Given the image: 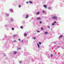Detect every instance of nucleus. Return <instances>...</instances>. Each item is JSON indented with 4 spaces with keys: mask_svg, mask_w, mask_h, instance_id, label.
I'll return each mask as SVG.
<instances>
[{
    "mask_svg": "<svg viewBox=\"0 0 64 64\" xmlns=\"http://www.w3.org/2000/svg\"><path fill=\"white\" fill-rule=\"evenodd\" d=\"M36 38L34 37L33 38V39H34V40H35V39H36Z\"/></svg>",
    "mask_w": 64,
    "mask_h": 64,
    "instance_id": "17",
    "label": "nucleus"
},
{
    "mask_svg": "<svg viewBox=\"0 0 64 64\" xmlns=\"http://www.w3.org/2000/svg\"><path fill=\"white\" fill-rule=\"evenodd\" d=\"M27 34H26V33H25L24 34V36H27Z\"/></svg>",
    "mask_w": 64,
    "mask_h": 64,
    "instance_id": "10",
    "label": "nucleus"
},
{
    "mask_svg": "<svg viewBox=\"0 0 64 64\" xmlns=\"http://www.w3.org/2000/svg\"><path fill=\"white\" fill-rule=\"evenodd\" d=\"M7 16H9V14H7Z\"/></svg>",
    "mask_w": 64,
    "mask_h": 64,
    "instance_id": "29",
    "label": "nucleus"
},
{
    "mask_svg": "<svg viewBox=\"0 0 64 64\" xmlns=\"http://www.w3.org/2000/svg\"><path fill=\"white\" fill-rule=\"evenodd\" d=\"M19 8H20V7H21V6H20V5H19Z\"/></svg>",
    "mask_w": 64,
    "mask_h": 64,
    "instance_id": "22",
    "label": "nucleus"
},
{
    "mask_svg": "<svg viewBox=\"0 0 64 64\" xmlns=\"http://www.w3.org/2000/svg\"><path fill=\"white\" fill-rule=\"evenodd\" d=\"M22 61H21L19 62L20 63H22Z\"/></svg>",
    "mask_w": 64,
    "mask_h": 64,
    "instance_id": "23",
    "label": "nucleus"
},
{
    "mask_svg": "<svg viewBox=\"0 0 64 64\" xmlns=\"http://www.w3.org/2000/svg\"><path fill=\"white\" fill-rule=\"evenodd\" d=\"M10 11L11 12H13V10L12 9H10Z\"/></svg>",
    "mask_w": 64,
    "mask_h": 64,
    "instance_id": "9",
    "label": "nucleus"
},
{
    "mask_svg": "<svg viewBox=\"0 0 64 64\" xmlns=\"http://www.w3.org/2000/svg\"><path fill=\"white\" fill-rule=\"evenodd\" d=\"M19 49H21L20 48H18L17 49V50H18Z\"/></svg>",
    "mask_w": 64,
    "mask_h": 64,
    "instance_id": "19",
    "label": "nucleus"
},
{
    "mask_svg": "<svg viewBox=\"0 0 64 64\" xmlns=\"http://www.w3.org/2000/svg\"><path fill=\"white\" fill-rule=\"evenodd\" d=\"M54 23H56V22L55 21L54 22Z\"/></svg>",
    "mask_w": 64,
    "mask_h": 64,
    "instance_id": "26",
    "label": "nucleus"
},
{
    "mask_svg": "<svg viewBox=\"0 0 64 64\" xmlns=\"http://www.w3.org/2000/svg\"><path fill=\"white\" fill-rule=\"evenodd\" d=\"M50 56L51 57H52V56H53V55L52 54H51Z\"/></svg>",
    "mask_w": 64,
    "mask_h": 64,
    "instance_id": "20",
    "label": "nucleus"
},
{
    "mask_svg": "<svg viewBox=\"0 0 64 64\" xmlns=\"http://www.w3.org/2000/svg\"><path fill=\"white\" fill-rule=\"evenodd\" d=\"M14 54H16L17 53V52L16 51H15L14 52Z\"/></svg>",
    "mask_w": 64,
    "mask_h": 64,
    "instance_id": "8",
    "label": "nucleus"
},
{
    "mask_svg": "<svg viewBox=\"0 0 64 64\" xmlns=\"http://www.w3.org/2000/svg\"><path fill=\"white\" fill-rule=\"evenodd\" d=\"M28 17H29V15H28V14L26 15V19L28 18Z\"/></svg>",
    "mask_w": 64,
    "mask_h": 64,
    "instance_id": "3",
    "label": "nucleus"
},
{
    "mask_svg": "<svg viewBox=\"0 0 64 64\" xmlns=\"http://www.w3.org/2000/svg\"><path fill=\"white\" fill-rule=\"evenodd\" d=\"M52 18L54 19H56L57 18V16H54V17H52Z\"/></svg>",
    "mask_w": 64,
    "mask_h": 64,
    "instance_id": "1",
    "label": "nucleus"
},
{
    "mask_svg": "<svg viewBox=\"0 0 64 64\" xmlns=\"http://www.w3.org/2000/svg\"><path fill=\"white\" fill-rule=\"evenodd\" d=\"M37 31L38 32H40L39 31H38V30H37Z\"/></svg>",
    "mask_w": 64,
    "mask_h": 64,
    "instance_id": "33",
    "label": "nucleus"
},
{
    "mask_svg": "<svg viewBox=\"0 0 64 64\" xmlns=\"http://www.w3.org/2000/svg\"><path fill=\"white\" fill-rule=\"evenodd\" d=\"M41 23H42V21L40 22V24H41Z\"/></svg>",
    "mask_w": 64,
    "mask_h": 64,
    "instance_id": "27",
    "label": "nucleus"
},
{
    "mask_svg": "<svg viewBox=\"0 0 64 64\" xmlns=\"http://www.w3.org/2000/svg\"><path fill=\"white\" fill-rule=\"evenodd\" d=\"M26 3L27 4H28V2H26Z\"/></svg>",
    "mask_w": 64,
    "mask_h": 64,
    "instance_id": "30",
    "label": "nucleus"
},
{
    "mask_svg": "<svg viewBox=\"0 0 64 64\" xmlns=\"http://www.w3.org/2000/svg\"><path fill=\"white\" fill-rule=\"evenodd\" d=\"M57 48H59V47H57Z\"/></svg>",
    "mask_w": 64,
    "mask_h": 64,
    "instance_id": "35",
    "label": "nucleus"
},
{
    "mask_svg": "<svg viewBox=\"0 0 64 64\" xmlns=\"http://www.w3.org/2000/svg\"><path fill=\"white\" fill-rule=\"evenodd\" d=\"M16 36H17V34H14V35L13 36V37H16Z\"/></svg>",
    "mask_w": 64,
    "mask_h": 64,
    "instance_id": "5",
    "label": "nucleus"
},
{
    "mask_svg": "<svg viewBox=\"0 0 64 64\" xmlns=\"http://www.w3.org/2000/svg\"><path fill=\"white\" fill-rule=\"evenodd\" d=\"M41 30H43V27H42L41 28Z\"/></svg>",
    "mask_w": 64,
    "mask_h": 64,
    "instance_id": "13",
    "label": "nucleus"
},
{
    "mask_svg": "<svg viewBox=\"0 0 64 64\" xmlns=\"http://www.w3.org/2000/svg\"><path fill=\"white\" fill-rule=\"evenodd\" d=\"M63 36V35H62V36H60L59 38V39H60V38H61V37H62V36Z\"/></svg>",
    "mask_w": 64,
    "mask_h": 64,
    "instance_id": "11",
    "label": "nucleus"
},
{
    "mask_svg": "<svg viewBox=\"0 0 64 64\" xmlns=\"http://www.w3.org/2000/svg\"><path fill=\"white\" fill-rule=\"evenodd\" d=\"M37 45H38V48H40V47H39L40 46H39V44H37Z\"/></svg>",
    "mask_w": 64,
    "mask_h": 64,
    "instance_id": "12",
    "label": "nucleus"
},
{
    "mask_svg": "<svg viewBox=\"0 0 64 64\" xmlns=\"http://www.w3.org/2000/svg\"><path fill=\"white\" fill-rule=\"evenodd\" d=\"M20 28H21L22 29H23V26H20Z\"/></svg>",
    "mask_w": 64,
    "mask_h": 64,
    "instance_id": "15",
    "label": "nucleus"
},
{
    "mask_svg": "<svg viewBox=\"0 0 64 64\" xmlns=\"http://www.w3.org/2000/svg\"><path fill=\"white\" fill-rule=\"evenodd\" d=\"M52 25H54V23H52Z\"/></svg>",
    "mask_w": 64,
    "mask_h": 64,
    "instance_id": "28",
    "label": "nucleus"
},
{
    "mask_svg": "<svg viewBox=\"0 0 64 64\" xmlns=\"http://www.w3.org/2000/svg\"><path fill=\"white\" fill-rule=\"evenodd\" d=\"M13 42H16V40H14V41H13Z\"/></svg>",
    "mask_w": 64,
    "mask_h": 64,
    "instance_id": "24",
    "label": "nucleus"
},
{
    "mask_svg": "<svg viewBox=\"0 0 64 64\" xmlns=\"http://www.w3.org/2000/svg\"><path fill=\"white\" fill-rule=\"evenodd\" d=\"M39 44H41V42H39Z\"/></svg>",
    "mask_w": 64,
    "mask_h": 64,
    "instance_id": "21",
    "label": "nucleus"
},
{
    "mask_svg": "<svg viewBox=\"0 0 64 64\" xmlns=\"http://www.w3.org/2000/svg\"><path fill=\"white\" fill-rule=\"evenodd\" d=\"M47 6L46 5H44V7H45V9H46L47 8Z\"/></svg>",
    "mask_w": 64,
    "mask_h": 64,
    "instance_id": "2",
    "label": "nucleus"
},
{
    "mask_svg": "<svg viewBox=\"0 0 64 64\" xmlns=\"http://www.w3.org/2000/svg\"><path fill=\"white\" fill-rule=\"evenodd\" d=\"M48 34V32H45V33H44V34Z\"/></svg>",
    "mask_w": 64,
    "mask_h": 64,
    "instance_id": "7",
    "label": "nucleus"
},
{
    "mask_svg": "<svg viewBox=\"0 0 64 64\" xmlns=\"http://www.w3.org/2000/svg\"><path fill=\"white\" fill-rule=\"evenodd\" d=\"M36 14H37V15H39L40 14V12H37V13H36Z\"/></svg>",
    "mask_w": 64,
    "mask_h": 64,
    "instance_id": "4",
    "label": "nucleus"
},
{
    "mask_svg": "<svg viewBox=\"0 0 64 64\" xmlns=\"http://www.w3.org/2000/svg\"><path fill=\"white\" fill-rule=\"evenodd\" d=\"M29 2L30 3H32V2L31 1H30Z\"/></svg>",
    "mask_w": 64,
    "mask_h": 64,
    "instance_id": "18",
    "label": "nucleus"
},
{
    "mask_svg": "<svg viewBox=\"0 0 64 64\" xmlns=\"http://www.w3.org/2000/svg\"><path fill=\"white\" fill-rule=\"evenodd\" d=\"M21 42H23V40L22 41H21Z\"/></svg>",
    "mask_w": 64,
    "mask_h": 64,
    "instance_id": "34",
    "label": "nucleus"
},
{
    "mask_svg": "<svg viewBox=\"0 0 64 64\" xmlns=\"http://www.w3.org/2000/svg\"><path fill=\"white\" fill-rule=\"evenodd\" d=\"M37 20H41V18L39 17L38 18H37Z\"/></svg>",
    "mask_w": 64,
    "mask_h": 64,
    "instance_id": "6",
    "label": "nucleus"
},
{
    "mask_svg": "<svg viewBox=\"0 0 64 64\" xmlns=\"http://www.w3.org/2000/svg\"><path fill=\"white\" fill-rule=\"evenodd\" d=\"M42 12H43V13H44V12H44V11H42Z\"/></svg>",
    "mask_w": 64,
    "mask_h": 64,
    "instance_id": "31",
    "label": "nucleus"
},
{
    "mask_svg": "<svg viewBox=\"0 0 64 64\" xmlns=\"http://www.w3.org/2000/svg\"><path fill=\"white\" fill-rule=\"evenodd\" d=\"M50 7H49V8H48V9H50Z\"/></svg>",
    "mask_w": 64,
    "mask_h": 64,
    "instance_id": "32",
    "label": "nucleus"
},
{
    "mask_svg": "<svg viewBox=\"0 0 64 64\" xmlns=\"http://www.w3.org/2000/svg\"><path fill=\"white\" fill-rule=\"evenodd\" d=\"M48 29H49V28H50V26H48Z\"/></svg>",
    "mask_w": 64,
    "mask_h": 64,
    "instance_id": "14",
    "label": "nucleus"
},
{
    "mask_svg": "<svg viewBox=\"0 0 64 64\" xmlns=\"http://www.w3.org/2000/svg\"><path fill=\"white\" fill-rule=\"evenodd\" d=\"M18 40L19 41H20L21 40L20 39V38L18 39Z\"/></svg>",
    "mask_w": 64,
    "mask_h": 64,
    "instance_id": "25",
    "label": "nucleus"
},
{
    "mask_svg": "<svg viewBox=\"0 0 64 64\" xmlns=\"http://www.w3.org/2000/svg\"><path fill=\"white\" fill-rule=\"evenodd\" d=\"M12 30H14V28H12Z\"/></svg>",
    "mask_w": 64,
    "mask_h": 64,
    "instance_id": "16",
    "label": "nucleus"
}]
</instances>
